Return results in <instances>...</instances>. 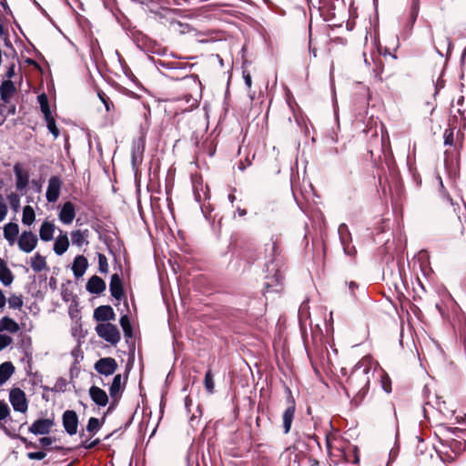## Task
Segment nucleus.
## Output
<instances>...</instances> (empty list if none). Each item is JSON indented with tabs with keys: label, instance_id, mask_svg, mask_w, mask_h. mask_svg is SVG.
I'll use <instances>...</instances> for the list:
<instances>
[{
	"label": "nucleus",
	"instance_id": "1",
	"mask_svg": "<svg viewBox=\"0 0 466 466\" xmlns=\"http://www.w3.org/2000/svg\"><path fill=\"white\" fill-rule=\"evenodd\" d=\"M267 275L264 287L268 291H280L283 289V269L286 258L283 254L282 243L278 236H272L265 244Z\"/></svg>",
	"mask_w": 466,
	"mask_h": 466
},
{
	"label": "nucleus",
	"instance_id": "2",
	"mask_svg": "<svg viewBox=\"0 0 466 466\" xmlns=\"http://www.w3.org/2000/svg\"><path fill=\"white\" fill-rule=\"evenodd\" d=\"M376 370L377 362L371 357L365 356L355 365L347 379V385L343 386V390L349 398L352 397L356 404L360 403L366 396Z\"/></svg>",
	"mask_w": 466,
	"mask_h": 466
},
{
	"label": "nucleus",
	"instance_id": "3",
	"mask_svg": "<svg viewBox=\"0 0 466 466\" xmlns=\"http://www.w3.org/2000/svg\"><path fill=\"white\" fill-rule=\"evenodd\" d=\"M173 101H184L186 110L191 111L198 107L202 97V84L196 75L181 77L173 87Z\"/></svg>",
	"mask_w": 466,
	"mask_h": 466
},
{
	"label": "nucleus",
	"instance_id": "4",
	"mask_svg": "<svg viewBox=\"0 0 466 466\" xmlns=\"http://www.w3.org/2000/svg\"><path fill=\"white\" fill-rule=\"evenodd\" d=\"M97 335L111 345H116L120 340V332L116 325L108 322L97 324L96 327Z\"/></svg>",
	"mask_w": 466,
	"mask_h": 466
},
{
	"label": "nucleus",
	"instance_id": "5",
	"mask_svg": "<svg viewBox=\"0 0 466 466\" xmlns=\"http://www.w3.org/2000/svg\"><path fill=\"white\" fill-rule=\"evenodd\" d=\"M38 243V238L32 231H23L18 238L17 245L20 250L30 253L33 251Z\"/></svg>",
	"mask_w": 466,
	"mask_h": 466
},
{
	"label": "nucleus",
	"instance_id": "6",
	"mask_svg": "<svg viewBox=\"0 0 466 466\" xmlns=\"http://www.w3.org/2000/svg\"><path fill=\"white\" fill-rule=\"evenodd\" d=\"M95 370L106 377L113 375L117 370V363L110 357L101 358L95 363Z\"/></svg>",
	"mask_w": 466,
	"mask_h": 466
},
{
	"label": "nucleus",
	"instance_id": "7",
	"mask_svg": "<svg viewBox=\"0 0 466 466\" xmlns=\"http://www.w3.org/2000/svg\"><path fill=\"white\" fill-rule=\"evenodd\" d=\"M9 400L15 410L25 413L27 410V401L25 392L20 389H13L9 394Z\"/></svg>",
	"mask_w": 466,
	"mask_h": 466
},
{
	"label": "nucleus",
	"instance_id": "8",
	"mask_svg": "<svg viewBox=\"0 0 466 466\" xmlns=\"http://www.w3.org/2000/svg\"><path fill=\"white\" fill-rule=\"evenodd\" d=\"M63 426L69 435H75L77 432L78 417L74 410H66L62 417Z\"/></svg>",
	"mask_w": 466,
	"mask_h": 466
},
{
	"label": "nucleus",
	"instance_id": "9",
	"mask_svg": "<svg viewBox=\"0 0 466 466\" xmlns=\"http://www.w3.org/2000/svg\"><path fill=\"white\" fill-rule=\"evenodd\" d=\"M62 180L57 176H53L49 178L48 187L46 189V197L48 202H56L60 195Z\"/></svg>",
	"mask_w": 466,
	"mask_h": 466
},
{
	"label": "nucleus",
	"instance_id": "10",
	"mask_svg": "<svg viewBox=\"0 0 466 466\" xmlns=\"http://www.w3.org/2000/svg\"><path fill=\"white\" fill-rule=\"evenodd\" d=\"M339 233L340 236V240H341L345 254L350 257H352V258L355 257V255L357 254V249H356L355 246H353L351 244V238H350V235L347 226L344 224L340 225V227L339 228Z\"/></svg>",
	"mask_w": 466,
	"mask_h": 466
},
{
	"label": "nucleus",
	"instance_id": "11",
	"mask_svg": "<svg viewBox=\"0 0 466 466\" xmlns=\"http://www.w3.org/2000/svg\"><path fill=\"white\" fill-rule=\"evenodd\" d=\"M14 173L15 175V187L18 191L25 190L29 184V173L24 170L20 163L14 166Z\"/></svg>",
	"mask_w": 466,
	"mask_h": 466
},
{
	"label": "nucleus",
	"instance_id": "12",
	"mask_svg": "<svg viewBox=\"0 0 466 466\" xmlns=\"http://www.w3.org/2000/svg\"><path fill=\"white\" fill-rule=\"evenodd\" d=\"M54 426V420L50 419L36 420L29 428V431L35 435L48 434Z\"/></svg>",
	"mask_w": 466,
	"mask_h": 466
},
{
	"label": "nucleus",
	"instance_id": "13",
	"mask_svg": "<svg viewBox=\"0 0 466 466\" xmlns=\"http://www.w3.org/2000/svg\"><path fill=\"white\" fill-rule=\"evenodd\" d=\"M76 217L75 205L71 201L66 202L58 214L60 221L66 225H69L73 222Z\"/></svg>",
	"mask_w": 466,
	"mask_h": 466
},
{
	"label": "nucleus",
	"instance_id": "14",
	"mask_svg": "<svg viewBox=\"0 0 466 466\" xmlns=\"http://www.w3.org/2000/svg\"><path fill=\"white\" fill-rule=\"evenodd\" d=\"M16 93V87L13 81L6 79L0 85V98L5 103H9L13 96Z\"/></svg>",
	"mask_w": 466,
	"mask_h": 466
},
{
	"label": "nucleus",
	"instance_id": "15",
	"mask_svg": "<svg viewBox=\"0 0 466 466\" xmlns=\"http://www.w3.org/2000/svg\"><path fill=\"white\" fill-rule=\"evenodd\" d=\"M89 396L91 400L98 406L105 407L108 403V396L106 392L97 386L90 387Z\"/></svg>",
	"mask_w": 466,
	"mask_h": 466
},
{
	"label": "nucleus",
	"instance_id": "16",
	"mask_svg": "<svg viewBox=\"0 0 466 466\" xmlns=\"http://www.w3.org/2000/svg\"><path fill=\"white\" fill-rule=\"evenodd\" d=\"M88 267L87 258L83 255H77L72 265V270L76 279L82 277Z\"/></svg>",
	"mask_w": 466,
	"mask_h": 466
},
{
	"label": "nucleus",
	"instance_id": "17",
	"mask_svg": "<svg viewBox=\"0 0 466 466\" xmlns=\"http://www.w3.org/2000/svg\"><path fill=\"white\" fill-rule=\"evenodd\" d=\"M124 389V383L122 382V377L120 374H116L109 388L110 397L113 399L114 402L117 401L121 392Z\"/></svg>",
	"mask_w": 466,
	"mask_h": 466
},
{
	"label": "nucleus",
	"instance_id": "18",
	"mask_svg": "<svg viewBox=\"0 0 466 466\" xmlns=\"http://www.w3.org/2000/svg\"><path fill=\"white\" fill-rule=\"evenodd\" d=\"M114 311L110 306H100L94 311V318L98 321H107L114 319Z\"/></svg>",
	"mask_w": 466,
	"mask_h": 466
},
{
	"label": "nucleus",
	"instance_id": "19",
	"mask_svg": "<svg viewBox=\"0 0 466 466\" xmlns=\"http://www.w3.org/2000/svg\"><path fill=\"white\" fill-rule=\"evenodd\" d=\"M88 236H89L88 229L73 230L71 232V240H72L73 245H76L77 247H82L84 244L87 245L89 243L87 240Z\"/></svg>",
	"mask_w": 466,
	"mask_h": 466
},
{
	"label": "nucleus",
	"instance_id": "20",
	"mask_svg": "<svg viewBox=\"0 0 466 466\" xmlns=\"http://www.w3.org/2000/svg\"><path fill=\"white\" fill-rule=\"evenodd\" d=\"M56 227L50 221H44L39 229V237L43 241H50L54 238Z\"/></svg>",
	"mask_w": 466,
	"mask_h": 466
},
{
	"label": "nucleus",
	"instance_id": "21",
	"mask_svg": "<svg viewBox=\"0 0 466 466\" xmlns=\"http://www.w3.org/2000/svg\"><path fill=\"white\" fill-rule=\"evenodd\" d=\"M69 247V239L66 233L59 235L54 243V251L56 255H63Z\"/></svg>",
	"mask_w": 466,
	"mask_h": 466
},
{
	"label": "nucleus",
	"instance_id": "22",
	"mask_svg": "<svg viewBox=\"0 0 466 466\" xmlns=\"http://www.w3.org/2000/svg\"><path fill=\"white\" fill-rule=\"evenodd\" d=\"M19 233V227L16 223H7L4 227V237L9 242V244H13L16 237Z\"/></svg>",
	"mask_w": 466,
	"mask_h": 466
},
{
	"label": "nucleus",
	"instance_id": "23",
	"mask_svg": "<svg viewBox=\"0 0 466 466\" xmlns=\"http://www.w3.org/2000/svg\"><path fill=\"white\" fill-rule=\"evenodd\" d=\"M106 282L98 276H92L86 283V291H105Z\"/></svg>",
	"mask_w": 466,
	"mask_h": 466
},
{
	"label": "nucleus",
	"instance_id": "24",
	"mask_svg": "<svg viewBox=\"0 0 466 466\" xmlns=\"http://www.w3.org/2000/svg\"><path fill=\"white\" fill-rule=\"evenodd\" d=\"M208 188L206 187L204 188L202 182L200 181H193V192L195 196V199L201 203L208 198Z\"/></svg>",
	"mask_w": 466,
	"mask_h": 466
},
{
	"label": "nucleus",
	"instance_id": "25",
	"mask_svg": "<svg viewBox=\"0 0 466 466\" xmlns=\"http://www.w3.org/2000/svg\"><path fill=\"white\" fill-rule=\"evenodd\" d=\"M14 276L12 271L8 268L5 261L0 258V281L8 286L13 282Z\"/></svg>",
	"mask_w": 466,
	"mask_h": 466
},
{
	"label": "nucleus",
	"instance_id": "26",
	"mask_svg": "<svg viewBox=\"0 0 466 466\" xmlns=\"http://www.w3.org/2000/svg\"><path fill=\"white\" fill-rule=\"evenodd\" d=\"M418 260L420 262V270L422 271L423 273V277L425 278V279L428 281V278H429V272L428 271H431V269L429 268V265H430V261H429V254L426 250H421L418 253Z\"/></svg>",
	"mask_w": 466,
	"mask_h": 466
},
{
	"label": "nucleus",
	"instance_id": "27",
	"mask_svg": "<svg viewBox=\"0 0 466 466\" xmlns=\"http://www.w3.org/2000/svg\"><path fill=\"white\" fill-rule=\"evenodd\" d=\"M15 372V367L11 362H4L0 365V385L5 384Z\"/></svg>",
	"mask_w": 466,
	"mask_h": 466
},
{
	"label": "nucleus",
	"instance_id": "28",
	"mask_svg": "<svg viewBox=\"0 0 466 466\" xmlns=\"http://www.w3.org/2000/svg\"><path fill=\"white\" fill-rule=\"evenodd\" d=\"M294 414L295 407L292 405L288 407L282 415L284 433L286 434L289 433L290 431L291 424L294 419Z\"/></svg>",
	"mask_w": 466,
	"mask_h": 466
},
{
	"label": "nucleus",
	"instance_id": "29",
	"mask_svg": "<svg viewBox=\"0 0 466 466\" xmlns=\"http://www.w3.org/2000/svg\"><path fill=\"white\" fill-rule=\"evenodd\" d=\"M376 373L378 375V378L380 379V382L384 391L390 393L391 391V381L389 375L382 369H380L378 364L375 374Z\"/></svg>",
	"mask_w": 466,
	"mask_h": 466
},
{
	"label": "nucleus",
	"instance_id": "30",
	"mask_svg": "<svg viewBox=\"0 0 466 466\" xmlns=\"http://www.w3.org/2000/svg\"><path fill=\"white\" fill-rule=\"evenodd\" d=\"M31 268L36 273L46 269L47 268L46 258L41 256L39 253H36L31 258Z\"/></svg>",
	"mask_w": 466,
	"mask_h": 466
},
{
	"label": "nucleus",
	"instance_id": "31",
	"mask_svg": "<svg viewBox=\"0 0 466 466\" xmlns=\"http://www.w3.org/2000/svg\"><path fill=\"white\" fill-rule=\"evenodd\" d=\"M437 399V409L446 419H451L454 416L455 410L447 407L445 400H442L441 397L436 396Z\"/></svg>",
	"mask_w": 466,
	"mask_h": 466
},
{
	"label": "nucleus",
	"instance_id": "32",
	"mask_svg": "<svg viewBox=\"0 0 466 466\" xmlns=\"http://www.w3.org/2000/svg\"><path fill=\"white\" fill-rule=\"evenodd\" d=\"M347 451H342L343 457L347 462L359 463L360 457L356 446H349Z\"/></svg>",
	"mask_w": 466,
	"mask_h": 466
},
{
	"label": "nucleus",
	"instance_id": "33",
	"mask_svg": "<svg viewBox=\"0 0 466 466\" xmlns=\"http://www.w3.org/2000/svg\"><path fill=\"white\" fill-rule=\"evenodd\" d=\"M37 101L40 105V108H41V111L42 113L44 114V116H51L52 115V112H51V109H50V106H49V102H48V97L46 96V93H42L40 94L38 96H37Z\"/></svg>",
	"mask_w": 466,
	"mask_h": 466
},
{
	"label": "nucleus",
	"instance_id": "34",
	"mask_svg": "<svg viewBox=\"0 0 466 466\" xmlns=\"http://www.w3.org/2000/svg\"><path fill=\"white\" fill-rule=\"evenodd\" d=\"M35 219V210L31 206H25L23 209L22 222L30 226Z\"/></svg>",
	"mask_w": 466,
	"mask_h": 466
},
{
	"label": "nucleus",
	"instance_id": "35",
	"mask_svg": "<svg viewBox=\"0 0 466 466\" xmlns=\"http://www.w3.org/2000/svg\"><path fill=\"white\" fill-rule=\"evenodd\" d=\"M1 329L15 333L19 330V325L12 319L5 317L1 321Z\"/></svg>",
	"mask_w": 466,
	"mask_h": 466
},
{
	"label": "nucleus",
	"instance_id": "36",
	"mask_svg": "<svg viewBox=\"0 0 466 466\" xmlns=\"http://www.w3.org/2000/svg\"><path fill=\"white\" fill-rule=\"evenodd\" d=\"M109 291H124L122 279L117 273L111 276Z\"/></svg>",
	"mask_w": 466,
	"mask_h": 466
},
{
	"label": "nucleus",
	"instance_id": "37",
	"mask_svg": "<svg viewBox=\"0 0 466 466\" xmlns=\"http://www.w3.org/2000/svg\"><path fill=\"white\" fill-rule=\"evenodd\" d=\"M45 120L46 122V127H47L48 130L55 137V138H56L59 136V129L57 128V127L56 125L55 118L51 115V116H48V117L46 116Z\"/></svg>",
	"mask_w": 466,
	"mask_h": 466
},
{
	"label": "nucleus",
	"instance_id": "38",
	"mask_svg": "<svg viewBox=\"0 0 466 466\" xmlns=\"http://www.w3.org/2000/svg\"><path fill=\"white\" fill-rule=\"evenodd\" d=\"M204 384L207 391L208 393L214 392L215 383L213 379V374L210 370H208L205 375Z\"/></svg>",
	"mask_w": 466,
	"mask_h": 466
},
{
	"label": "nucleus",
	"instance_id": "39",
	"mask_svg": "<svg viewBox=\"0 0 466 466\" xmlns=\"http://www.w3.org/2000/svg\"><path fill=\"white\" fill-rule=\"evenodd\" d=\"M120 325L123 329L126 337L132 336V327L127 316H122L120 319Z\"/></svg>",
	"mask_w": 466,
	"mask_h": 466
},
{
	"label": "nucleus",
	"instance_id": "40",
	"mask_svg": "<svg viewBox=\"0 0 466 466\" xmlns=\"http://www.w3.org/2000/svg\"><path fill=\"white\" fill-rule=\"evenodd\" d=\"M7 199L9 201L10 207L13 210L17 211L20 208V197L18 194L15 192H11L7 196Z\"/></svg>",
	"mask_w": 466,
	"mask_h": 466
},
{
	"label": "nucleus",
	"instance_id": "41",
	"mask_svg": "<svg viewBox=\"0 0 466 466\" xmlns=\"http://www.w3.org/2000/svg\"><path fill=\"white\" fill-rule=\"evenodd\" d=\"M101 427L100 421L96 418H90L87 425H86V431L92 434L96 433Z\"/></svg>",
	"mask_w": 466,
	"mask_h": 466
},
{
	"label": "nucleus",
	"instance_id": "42",
	"mask_svg": "<svg viewBox=\"0 0 466 466\" xmlns=\"http://www.w3.org/2000/svg\"><path fill=\"white\" fill-rule=\"evenodd\" d=\"M392 75L393 74L391 72L385 71V67L382 65V63L380 62V67H377V69H376V76L379 77V79L380 81L387 80L390 76H392Z\"/></svg>",
	"mask_w": 466,
	"mask_h": 466
},
{
	"label": "nucleus",
	"instance_id": "43",
	"mask_svg": "<svg viewBox=\"0 0 466 466\" xmlns=\"http://www.w3.org/2000/svg\"><path fill=\"white\" fill-rule=\"evenodd\" d=\"M444 145L452 146L454 141V129L447 128L443 134Z\"/></svg>",
	"mask_w": 466,
	"mask_h": 466
},
{
	"label": "nucleus",
	"instance_id": "44",
	"mask_svg": "<svg viewBox=\"0 0 466 466\" xmlns=\"http://www.w3.org/2000/svg\"><path fill=\"white\" fill-rule=\"evenodd\" d=\"M98 268L100 272L102 273H106L108 270L107 258L102 253H98Z\"/></svg>",
	"mask_w": 466,
	"mask_h": 466
},
{
	"label": "nucleus",
	"instance_id": "45",
	"mask_svg": "<svg viewBox=\"0 0 466 466\" xmlns=\"http://www.w3.org/2000/svg\"><path fill=\"white\" fill-rule=\"evenodd\" d=\"M98 96L102 103L105 105L106 109L107 112L111 110V108H114L115 106L113 102L110 100V98L103 92H98Z\"/></svg>",
	"mask_w": 466,
	"mask_h": 466
},
{
	"label": "nucleus",
	"instance_id": "46",
	"mask_svg": "<svg viewBox=\"0 0 466 466\" xmlns=\"http://www.w3.org/2000/svg\"><path fill=\"white\" fill-rule=\"evenodd\" d=\"M7 212V205L5 202L3 195L0 193V222L5 218Z\"/></svg>",
	"mask_w": 466,
	"mask_h": 466
},
{
	"label": "nucleus",
	"instance_id": "47",
	"mask_svg": "<svg viewBox=\"0 0 466 466\" xmlns=\"http://www.w3.org/2000/svg\"><path fill=\"white\" fill-rule=\"evenodd\" d=\"M9 413L10 410L8 405L5 401L0 400V420L6 419Z\"/></svg>",
	"mask_w": 466,
	"mask_h": 466
},
{
	"label": "nucleus",
	"instance_id": "48",
	"mask_svg": "<svg viewBox=\"0 0 466 466\" xmlns=\"http://www.w3.org/2000/svg\"><path fill=\"white\" fill-rule=\"evenodd\" d=\"M22 304L23 300L18 296L14 295L9 299V305L11 308L19 309L22 306Z\"/></svg>",
	"mask_w": 466,
	"mask_h": 466
},
{
	"label": "nucleus",
	"instance_id": "49",
	"mask_svg": "<svg viewBox=\"0 0 466 466\" xmlns=\"http://www.w3.org/2000/svg\"><path fill=\"white\" fill-rule=\"evenodd\" d=\"M12 343V339L4 334H0V350H4Z\"/></svg>",
	"mask_w": 466,
	"mask_h": 466
},
{
	"label": "nucleus",
	"instance_id": "50",
	"mask_svg": "<svg viewBox=\"0 0 466 466\" xmlns=\"http://www.w3.org/2000/svg\"><path fill=\"white\" fill-rule=\"evenodd\" d=\"M46 456V453L44 452V451H35V452H28L27 453V457L30 459V460H43L45 459Z\"/></svg>",
	"mask_w": 466,
	"mask_h": 466
},
{
	"label": "nucleus",
	"instance_id": "51",
	"mask_svg": "<svg viewBox=\"0 0 466 466\" xmlns=\"http://www.w3.org/2000/svg\"><path fill=\"white\" fill-rule=\"evenodd\" d=\"M80 331H81V325L78 322H75L71 328L72 336L78 339Z\"/></svg>",
	"mask_w": 466,
	"mask_h": 466
},
{
	"label": "nucleus",
	"instance_id": "52",
	"mask_svg": "<svg viewBox=\"0 0 466 466\" xmlns=\"http://www.w3.org/2000/svg\"><path fill=\"white\" fill-rule=\"evenodd\" d=\"M464 104V97L463 96H460L457 100V105L460 106L458 108V113L461 116H464L465 113H466V109L465 108H461V106H463Z\"/></svg>",
	"mask_w": 466,
	"mask_h": 466
},
{
	"label": "nucleus",
	"instance_id": "53",
	"mask_svg": "<svg viewBox=\"0 0 466 466\" xmlns=\"http://www.w3.org/2000/svg\"><path fill=\"white\" fill-rule=\"evenodd\" d=\"M243 78H244L245 84L248 86V88H250L252 86L250 73L248 71L244 70L243 71Z\"/></svg>",
	"mask_w": 466,
	"mask_h": 466
},
{
	"label": "nucleus",
	"instance_id": "54",
	"mask_svg": "<svg viewBox=\"0 0 466 466\" xmlns=\"http://www.w3.org/2000/svg\"><path fill=\"white\" fill-rule=\"evenodd\" d=\"M53 441H54V440L50 437H42L39 440V442H40L41 446H43V447L51 445L53 443Z\"/></svg>",
	"mask_w": 466,
	"mask_h": 466
},
{
	"label": "nucleus",
	"instance_id": "55",
	"mask_svg": "<svg viewBox=\"0 0 466 466\" xmlns=\"http://www.w3.org/2000/svg\"><path fill=\"white\" fill-rule=\"evenodd\" d=\"M15 64H12L8 68H7V71L5 73V76L10 80L15 74Z\"/></svg>",
	"mask_w": 466,
	"mask_h": 466
},
{
	"label": "nucleus",
	"instance_id": "56",
	"mask_svg": "<svg viewBox=\"0 0 466 466\" xmlns=\"http://www.w3.org/2000/svg\"><path fill=\"white\" fill-rule=\"evenodd\" d=\"M81 353V350H80V348L79 346H76L72 351H71V354L72 356L76 359V361H77V358L78 356L80 355Z\"/></svg>",
	"mask_w": 466,
	"mask_h": 466
},
{
	"label": "nucleus",
	"instance_id": "57",
	"mask_svg": "<svg viewBox=\"0 0 466 466\" xmlns=\"http://www.w3.org/2000/svg\"><path fill=\"white\" fill-rule=\"evenodd\" d=\"M99 442V440H96L92 442H84L83 443V446L86 448V449H90V448H93L94 446H96L97 443Z\"/></svg>",
	"mask_w": 466,
	"mask_h": 466
},
{
	"label": "nucleus",
	"instance_id": "58",
	"mask_svg": "<svg viewBox=\"0 0 466 466\" xmlns=\"http://www.w3.org/2000/svg\"><path fill=\"white\" fill-rule=\"evenodd\" d=\"M416 282L422 290L426 291L427 287L419 277L416 278Z\"/></svg>",
	"mask_w": 466,
	"mask_h": 466
},
{
	"label": "nucleus",
	"instance_id": "59",
	"mask_svg": "<svg viewBox=\"0 0 466 466\" xmlns=\"http://www.w3.org/2000/svg\"><path fill=\"white\" fill-rule=\"evenodd\" d=\"M0 3H1V5L3 6V8L5 9V11L6 12V14L11 13V10L7 5L6 0H2V1H0Z\"/></svg>",
	"mask_w": 466,
	"mask_h": 466
},
{
	"label": "nucleus",
	"instance_id": "60",
	"mask_svg": "<svg viewBox=\"0 0 466 466\" xmlns=\"http://www.w3.org/2000/svg\"><path fill=\"white\" fill-rule=\"evenodd\" d=\"M25 62L30 66H34L36 68H40L39 65L34 59L27 58Z\"/></svg>",
	"mask_w": 466,
	"mask_h": 466
},
{
	"label": "nucleus",
	"instance_id": "61",
	"mask_svg": "<svg viewBox=\"0 0 466 466\" xmlns=\"http://www.w3.org/2000/svg\"><path fill=\"white\" fill-rule=\"evenodd\" d=\"M112 295L116 298V299L121 300V299H125L126 293L117 292V293H112Z\"/></svg>",
	"mask_w": 466,
	"mask_h": 466
},
{
	"label": "nucleus",
	"instance_id": "62",
	"mask_svg": "<svg viewBox=\"0 0 466 466\" xmlns=\"http://www.w3.org/2000/svg\"><path fill=\"white\" fill-rule=\"evenodd\" d=\"M5 305V298L4 293H0V309H2Z\"/></svg>",
	"mask_w": 466,
	"mask_h": 466
},
{
	"label": "nucleus",
	"instance_id": "63",
	"mask_svg": "<svg viewBox=\"0 0 466 466\" xmlns=\"http://www.w3.org/2000/svg\"><path fill=\"white\" fill-rule=\"evenodd\" d=\"M455 420H456L457 423L462 424L465 420V415L464 416H456Z\"/></svg>",
	"mask_w": 466,
	"mask_h": 466
},
{
	"label": "nucleus",
	"instance_id": "64",
	"mask_svg": "<svg viewBox=\"0 0 466 466\" xmlns=\"http://www.w3.org/2000/svg\"><path fill=\"white\" fill-rule=\"evenodd\" d=\"M359 286L358 284L355 282V281H350L349 283V289H351V290H354L355 289H358Z\"/></svg>",
	"mask_w": 466,
	"mask_h": 466
}]
</instances>
